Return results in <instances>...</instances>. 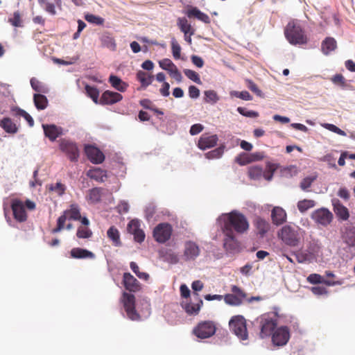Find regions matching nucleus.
Masks as SVG:
<instances>
[{"label": "nucleus", "mask_w": 355, "mask_h": 355, "mask_svg": "<svg viewBox=\"0 0 355 355\" xmlns=\"http://www.w3.org/2000/svg\"><path fill=\"white\" fill-rule=\"evenodd\" d=\"M223 232L243 234L249 229L246 217L237 211H232L223 216Z\"/></svg>", "instance_id": "f257e3e1"}, {"label": "nucleus", "mask_w": 355, "mask_h": 355, "mask_svg": "<svg viewBox=\"0 0 355 355\" xmlns=\"http://www.w3.org/2000/svg\"><path fill=\"white\" fill-rule=\"evenodd\" d=\"M260 330L259 337L265 338L272 335L277 325V314L275 312H270L262 314L254 322Z\"/></svg>", "instance_id": "f03ea898"}, {"label": "nucleus", "mask_w": 355, "mask_h": 355, "mask_svg": "<svg viewBox=\"0 0 355 355\" xmlns=\"http://www.w3.org/2000/svg\"><path fill=\"white\" fill-rule=\"evenodd\" d=\"M284 34L291 44H305L308 42L304 31L296 21H291L286 25Z\"/></svg>", "instance_id": "7ed1b4c3"}, {"label": "nucleus", "mask_w": 355, "mask_h": 355, "mask_svg": "<svg viewBox=\"0 0 355 355\" xmlns=\"http://www.w3.org/2000/svg\"><path fill=\"white\" fill-rule=\"evenodd\" d=\"M25 207L29 210H33L35 209V204L30 200H26L25 202L17 198L12 200L11 208L13 216L15 219L18 222L22 223L27 220L28 216Z\"/></svg>", "instance_id": "20e7f679"}, {"label": "nucleus", "mask_w": 355, "mask_h": 355, "mask_svg": "<svg viewBox=\"0 0 355 355\" xmlns=\"http://www.w3.org/2000/svg\"><path fill=\"white\" fill-rule=\"evenodd\" d=\"M230 330L241 340H246L248 338L247 330V322L242 315L233 316L230 322Z\"/></svg>", "instance_id": "39448f33"}, {"label": "nucleus", "mask_w": 355, "mask_h": 355, "mask_svg": "<svg viewBox=\"0 0 355 355\" xmlns=\"http://www.w3.org/2000/svg\"><path fill=\"white\" fill-rule=\"evenodd\" d=\"M278 237L287 245L291 247L297 246L300 240L299 232L297 229L291 225L284 226L278 232Z\"/></svg>", "instance_id": "423d86ee"}, {"label": "nucleus", "mask_w": 355, "mask_h": 355, "mask_svg": "<svg viewBox=\"0 0 355 355\" xmlns=\"http://www.w3.org/2000/svg\"><path fill=\"white\" fill-rule=\"evenodd\" d=\"M128 318L131 320H139L140 315L135 309V297L131 293L123 292L121 298Z\"/></svg>", "instance_id": "0eeeda50"}, {"label": "nucleus", "mask_w": 355, "mask_h": 355, "mask_svg": "<svg viewBox=\"0 0 355 355\" xmlns=\"http://www.w3.org/2000/svg\"><path fill=\"white\" fill-rule=\"evenodd\" d=\"M216 327L214 322L205 320L199 322L193 329V332L196 336L200 338H207L216 333Z\"/></svg>", "instance_id": "6e6552de"}, {"label": "nucleus", "mask_w": 355, "mask_h": 355, "mask_svg": "<svg viewBox=\"0 0 355 355\" xmlns=\"http://www.w3.org/2000/svg\"><path fill=\"white\" fill-rule=\"evenodd\" d=\"M173 229L168 223H159L153 230V237L159 243H164L170 239Z\"/></svg>", "instance_id": "1a4fd4ad"}, {"label": "nucleus", "mask_w": 355, "mask_h": 355, "mask_svg": "<svg viewBox=\"0 0 355 355\" xmlns=\"http://www.w3.org/2000/svg\"><path fill=\"white\" fill-rule=\"evenodd\" d=\"M272 342L275 346H284L288 342L291 334L290 330L286 326H282L274 331L272 334Z\"/></svg>", "instance_id": "9d476101"}, {"label": "nucleus", "mask_w": 355, "mask_h": 355, "mask_svg": "<svg viewBox=\"0 0 355 355\" xmlns=\"http://www.w3.org/2000/svg\"><path fill=\"white\" fill-rule=\"evenodd\" d=\"M60 149L64 153L71 162H77L79 157V150L74 142L66 139L60 141Z\"/></svg>", "instance_id": "9b49d317"}, {"label": "nucleus", "mask_w": 355, "mask_h": 355, "mask_svg": "<svg viewBox=\"0 0 355 355\" xmlns=\"http://www.w3.org/2000/svg\"><path fill=\"white\" fill-rule=\"evenodd\" d=\"M200 249L196 243L192 241L185 242L183 252V259L185 261L195 260L200 255Z\"/></svg>", "instance_id": "f8f14e48"}, {"label": "nucleus", "mask_w": 355, "mask_h": 355, "mask_svg": "<svg viewBox=\"0 0 355 355\" xmlns=\"http://www.w3.org/2000/svg\"><path fill=\"white\" fill-rule=\"evenodd\" d=\"M311 217L317 223L327 226L331 222L333 214L327 209L321 208L313 211Z\"/></svg>", "instance_id": "ddd939ff"}, {"label": "nucleus", "mask_w": 355, "mask_h": 355, "mask_svg": "<svg viewBox=\"0 0 355 355\" xmlns=\"http://www.w3.org/2000/svg\"><path fill=\"white\" fill-rule=\"evenodd\" d=\"M85 153L87 158L94 164H101L105 159L103 153L93 145H86Z\"/></svg>", "instance_id": "4468645a"}, {"label": "nucleus", "mask_w": 355, "mask_h": 355, "mask_svg": "<svg viewBox=\"0 0 355 355\" xmlns=\"http://www.w3.org/2000/svg\"><path fill=\"white\" fill-rule=\"evenodd\" d=\"M123 284L129 292L136 293L141 290L139 282L130 272H124L123 275Z\"/></svg>", "instance_id": "2eb2a0df"}, {"label": "nucleus", "mask_w": 355, "mask_h": 355, "mask_svg": "<svg viewBox=\"0 0 355 355\" xmlns=\"http://www.w3.org/2000/svg\"><path fill=\"white\" fill-rule=\"evenodd\" d=\"M128 232L133 234L134 239L137 243H141L144 241L145 234L140 228V223L138 220H132L128 225Z\"/></svg>", "instance_id": "dca6fc26"}, {"label": "nucleus", "mask_w": 355, "mask_h": 355, "mask_svg": "<svg viewBox=\"0 0 355 355\" xmlns=\"http://www.w3.org/2000/svg\"><path fill=\"white\" fill-rule=\"evenodd\" d=\"M218 140V138L216 135L202 134L199 138L198 147L203 150L212 148L216 145Z\"/></svg>", "instance_id": "f3484780"}, {"label": "nucleus", "mask_w": 355, "mask_h": 355, "mask_svg": "<svg viewBox=\"0 0 355 355\" xmlns=\"http://www.w3.org/2000/svg\"><path fill=\"white\" fill-rule=\"evenodd\" d=\"M123 98L121 94L115 92L107 90L104 92L99 99V104L101 105H112L119 102Z\"/></svg>", "instance_id": "a211bd4d"}, {"label": "nucleus", "mask_w": 355, "mask_h": 355, "mask_svg": "<svg viewBox=\"0 0 355 355\" xmlns=\"http://www.w3.org/2000/svg\"><path fill=\"white\" fill-rule=\"evenodd\" d=\"M225 236L223 239L224 248L230 252H233L239 248V243L236 239L234 233L223 232Z\"/></svg>", "instance_id": "6ab92c4d"}, {"label": "nucleus", "mask_w": 355, "mask_h": 355, "mask_svg": "<svg viewBox=\"0 0 355 355\" xmlns=\"http://www.w3.org/2000/svg\"><path fill=\"white\" fill-rule=\"evenodd\" d=\"M70 257L76 259H94L96 255L87 249L73 248L70 251Z\"/></svg>", "instance_id": "aec40b11"}, {"label": "nucleus", "mask_w": 355, "mask_h": 355, "mask_svg": "<svg viewBox=\"0 0 355 355\" xmlns=\"http://www.w3.org/2000/svg\"><path fill=\"white\" fill-rule=\"evenodd\" d=\"M42 128L45 136L51 141H55L58 137L62 135V128L55 125L43 124Z\"/></svg>", "instance_id": "412c9836"}, {"label": "nucleus", "mask_w": 355, "mask_h": 355, "mask_svg": "<svg viewBox=\"0 0 355 355\" xmlns=\"http://www.w3.org/2000/svg\"><path fill=\"white\" fill-rule=\"evenodd\" d=\"M271 218L274 225H280L286 221L287 215L283 208L275 207L271 211Z\"/></svg>", "instance_id": "4be33fe9"}, {"label": "nucleus", "mask_w": 355, "mask_h": 355, "mask_svg": "<svg viewBox=\"0 0 355 355\" xmlns=\"http://www.w3.org/2000/svg\"><path fill=\"white\" fill-rule=\"evenodd\" d=\"M187 15L188 17H196L198 20L205 23L209 24L211 22L210 18L206 13L201 12L196 7H192L191 9L188 10L187 12Z\"/></svg>", "instance_id": "5701e85b"}, {"label": "nucleus", "mask_w": 355, "mask_h": 355, "mask_svg": "<svg viewBox=\"0 0 355 355\" xmlns=\"http://www.w3.org/2000/svg\"><path fill=\"white\" fill-rule=\"evenodd\" d=\"M262 158V156H260L259 154H246L241 153L239 155L236 157V162L241 166L246 165L252 162L259 160Z\"/></svg>", "instance_id": "b1692460"}, {"label": "nucleus", "mask_w": 355, "mask_h": 355, "mask_svg": "<svg viewBox=\"0 0 355 355\" xmlns=\"http://www.w3.org/2000/svg\"><path fill=\"white\" fill-rule=\"evenodd\" d=\"M104 189L101 187H94L88 191L87 199L92 204H96L101 200Z\"/></svg>", "instance_id": "393cba45"}, {"label": "nucleus", "mask_w": 355, "mask_h": 355, "mask_svg": "<svg viewBox=\"0 0 355 355\" xmlns=\"http://www.w3.org/2000/svg\"><path fill=\"white\" fill-rule=\"evenodd\" d=\"M337 48V42L334 37H326L322 42L321 50L324 55H329Z\"/></svg>", "instance_id": "a878e982"}, {"label": "nucleus", "mask_w": 355, "mask_h": 355, "mask_svg": "<svg viewBox=\"0 0 355 355\" xmlns=\"http://www.w3.org/2000/svg\"><path fill=\"white\" fill-rule=\"evenodd\" d=\"M87 175L89 178L93 179L98 182H104L105 179L107 178L106 171L101 169V168H94L89 169L87 173Z\"/></svg>", "instance_id": "bb28decb"}, {"label": "nucleus", "mask_w": 355, "mask_h": 355, "mask_svg": "<svg viewBox=\"0 0 355 355\" xmlns=\"http://www.w3.org/2000/svg\"><path fill=\"white\" fill-rule=\"evenodd\" d=\"M100 41L103 47H106L111 51H115L116 49V44L114 38L109 33H104L100 37Z\"/></svg>", "instance_id": "cd10ccee"}, {"label": "nucleus", "mask_w": 355, "mask_h": 355, "mask_svg": "<svg viewBox=\"0 0 355 355\" xmlns=\"http://www.w3.org/2000/svg\"><path fill=\"white\" fill-rule=\"evenodd\" d=\"M254 225L258 231V234L261 236H263L270 227L269 223L261 217H257L255 219Z\"/></svg>", "instance_id": "c85d7f7f"}, {"label": "nucleus", "mask_w": 355, "mask_h": 355, "mask_svg": "<svg viewBox=\"0 0 355 355\" xmlns=\"http://www.w3.org/2000/svg\"><path fill=\"white\" fill-rule=\"evenodd\" d=\"M0 126L8 133L15 134L17 132L18 128L16 124L12 122L11 119L5 117L0 121Z\"/></svg>", "instance_id": "c756f323"}, {"label": "nucleus", "mask_w": 355, "mask_h": 355, "mask_svg": "<svg viewBox=\"0 0 355 355\" xmlns=\"http://www.w3.org/2000/svg\"><path fill=\"white\" fill-rule=\"evenodd\" d=\"M109 82L114 88L121 92H125L128 86V84L123 82L121 78L114 75L110 76Z\"/></svg>", "instance_id": "7c9ffc66"}, {"label": "nucleus", "mask_w": 355, "mask_h": 355, "mask_svg": "<svg viewBox=\"0 0 355 355\" xmlns=\"http://www.w3.org/2000/svg\"><path fill=\"white\" fill-rule=\"evenodd\" d=\"M177 24L180 31L184 33V35L190 33V35H193L194 34V30L186 18L179 17L177 21Z\"/></svg>", "instance_id": "2f4dec72"}, {"label": "nucleus", "mask_w": 355, "mask_h": 355, "mask_svg": "<svg viewBox=\"0 0 355 355\" xmlns=\"http://www.w3.org/2000/svg\"><path fill=\"white\" fill-rule=\"evenodd\" d=\"M343 242L349 248H355V230H347L342 235Z\"/></svg>", "instance_id": "473e14b6"}, {"label": "nucleus", "mask_w": 355, "mask_h": 355, "mask_svg": "<svg viewBox=\"0 0 355 355\" xmlns=\"http://www.w3.org/2000/svg\"><path fill=\"white\" fill-rule=\"evenodd\" d=\"M31 85L33 90L38 94H47L49 92L48 87L42 82L37 80L36 78L31 79Z\"/></svg>", "instance_id": "72a5a7b5"}, {"label": "nucleus", "mask_w": 355, "mask_h": 355, "mask_svg": "<svg viewBox=\"0 0 355 355\" xmlns=\"http://www.w3.org/2000/svg\"><path fill=\"white\" fill-rule=\"evenodd\" d=\"M107 236L115 246H120L121 245L119 232L114 226H112L108 229Z\"/></svg>", "instance_id": "f704fd0d"}, {"label": "nucleus", "mask_w": 355, "mask_h": 355, "mask_svg": "<svg viewBox=\"0 0 355 355\" xmlns=\"http://www.w3.org/2000/svg\"><path fill=\"white\" fill-rule=\"evenodd\" d=\"M334 212L343 220H347L349 217L348 209L340 203L334 205Z\"/></svg>", "instance_id": "c9c22d12"}, {"label": "nucleus", "mask_w": 355, "mask_h": 355, "mask_svg": "<svg viewBox=\"0 0 355 355\" xmlns=\"http://www.w3.org/2000/svg\"><path fill=\"white\" fill-rule=\"evenodd\" d=\"M33 101L37 110H44L48 105L46 97L41 94H35L33 96Z\"/></svg>", "instance_id": "e433bc0d"}, {"label": "nucleus", "mask_w": 355, "mask_h": 355, "mask_svg": "<svg viewBox=\"0 0 355 355\" xmlns=\"http://www.w3.org/2000/svg\"><path fill=\"white\" fill-rule=\"evenodd\" d=\"M137 78L141 83L142 87H146L151 84L153 76L143 71H139L137 73Z\"/></svg>", "instance_id": "4c0bfd02"}, {"label": "nucleus", "mask_w": 355, "mask_h": 355, "mask_svg": "<svg viewBox=\"0 0 355 355\" xmlns=\"http://www.w3.org/2000/svg\"><path fill=\"white\" fill-rule=\"evenodd\" d=\"M70 219L79 220L81 218L80 211L77 205H71L70 209L64 211Z\"/></svg>", "instance_id": "58836bf2"}, {"label": "nucleus", "mask_w": 355, "mask_h": 355, "mask_svg": "<svg viewBox=\"0 0 355 355\" xmlns=\"http://www.w3.org/2000/svg\"><path fill=\"white\" fill-rule=\"evenodd\" d=\"M85 91L87 95L90 97L96 104L99 103V91L96 87L87 85L85 86Z\"/></svg>", "instance_id": "ea45409f"}, {"label": "nucleus", "mask_w": 355, "mask_h": 355, "mask_svg": "<svg viewBox=\"0 0 355 355\" xmlns=\"http://www.w3.org/2000/svg\"><path fill=\"white\" fill-rule=\"evenodd\" d=\"M202 304L203 302L201 300L197 304L189 303L185 306V311L189 315H197L198 314Z\"/></svg>", "instance_id": "a19ab883"}, {"label": "nucleus", "mask_w": 355, "mask_h": 355, "mask_svg": "<svg viewBox=\"0 0 355 355\" xmlns=\"http://www.w3.org/2000/svg\"><path fill=\"white\" fill-rule=\"evenodd\" d=\"M92 231L88 227L85 226H79L76 232V236L79 239H89L92 237Z\"/></svg>", "instance_id": "79ce46f5"}, {"label": "nucleus", "mask_w": 355, "mask_h": 355, "mask_svg": "<svg viewBox=\"0 0 355 355\" xmlns=\"http://www.w3.org/2000/svg\"><path fill=\"white\" fill-rule=\"evenodd\" d=\"M315 206V202L312 200L304 199L300 200L297 203V209L302 213L305 212L309 209L312 208Z\"/></svg>", "instance_id": "37998d69"}, {"label": "nucleus", "mask_w": 355, "mask_h": 355, "mask_svg": "<svg viewBox=\"0 0 355 355\" xmlns=\"http://www.w3.org/2000/svg\"><path fill=\"white\" fill-rule=\"evenodd\" d=\"M224 146H220L218 148H215L214 150H212L205 154L206 158L209 159H218L220 158L223 153H224Z\"/></svg>", "instance_id": "c03bdc74"}, {"label": "nucleus", "mask_w": 355, "mask_h": 355, "mask_svg": "<svg viewBox=\"0 0 355 355\" xmlns=\"http://www.w3.org/2000/svg\"><path fill=\"white\" fill-rule=\"evenodd\" d=\"M263 175V169L258 166H251L248 169V175L251 179L258 180Z\"/></svg>", "instance_id": "a18cd8bd"}, {"label": "nucleus", "mask_w": 355, "mask_h": 355, "mask_svg": "<svg viewBox=\"0 0 355 355\" xmlns=\"http://www.w3.org/2000/svg\"><path fill=\"white\" fill-rule=\"evenodd\" d=\"M159 64L162 69L168 71L169 74L173 71V67H176V65L168 58L160 60Z\"/></svg>", "instance_id": "49530a36"}, {"label": "nucleus", "mask_w": 355, "mask_h": 355, "mask_svg": "<svg viewBox=\"0 0 355 355\" xmlns=\"http://www.w3.org/2000/svg\"><path fill=\"white\" fill-rule=\"evenodd\" d=\"M225 302L230 306H240L242 302L241 300H239L235 295L232 294H226L223 296Z\"/></svg>", "instance_id": "de8ad7c7"}, {"label": "nucleus", "mask_w": 355, "mask_h": 355, "mask_svg": "<svg viewBox=\"0 0 355 355\" xmlns=\"http://www.w3.org/2000/svg\"><path fill=\"white\" fill-rule=\"evenodd\" d=\"M8 22L15 27H21L23 26V21L21 13L19 11H15L12 17L8 19Z\"/></svg>", "instance_id": "09e8293b"}, {"label": "nucleus", "mask_w": 355, "mask_h": 355, "mask_svg": "<svg viewBox=\"0 0 355 355\" xmlns=\"http://www.w3.org/2000/svg\"><path fill=\"white\" fill-rule=\"evenodd\" d=\"M164 258V261H166V262H168L171 264H176L179 262L178 255L175 252H174L171 250L167 251L165 253Z\"/></svg>", "instance_id": "8fccbe9b"}, {"label": "nucleus", "mask_w": 355, "mask_h": 355, "mask_svg": "<svg viewBox=\"0 0 355 355\" xmlns=\"http://www.w3.org/2000/svg\"><path fill=\"white\" fill-rule=\"evenodd\" d=\"M15 111L16 112L15 114L17 116H19L24 117L26 120V121L28 122V125L31 127H33L34 125V120H33V119L25 110H24L22 109H20V108H16L15 110Z\"/></svg>", "instance_id": "3c124183"}, {"label": "nucleus", "mask_w": 355, "mask_h": 355, "mask_svg": "<svg viewBox=\"0 0 355 355\" xmlns=\"http://www.w3.org/2000/svg\"><path fill=\"white\" fill-rule=\"evenodd\" d=\"M171 49L173 58L175 60L180 59L181 55V47L175 38H173L171 40Z\"/></svg>", "instance_id": "603ef678"}, {"label": "nucleus", "mask_w": 355, "mask_h": 355, "mask_svg": "<svg viewBox=\"0 0 355 355\" xmlns=\"http://www.w3.org/2000/svg\"><path fill=\"white\" fill-rule=\"evenodd\" d=\"M205 101L211 103H216L218 100L219 97L217 93L214 90H208L205 92Z\"/></svg>", "instance_id": "864d4df0"}, {"label": "nucleus", "mask_w": 355, "mask_h": 355, "mask_svg": "<svg viewBox=\"0 0 355 355\" xmlns=\"http://www.w3.org/2000/svg\"><path fill=\"white\" fill-rule=\"evenodd\" d=\"M184 73L188 78L193 80V82H195L198 84L201 83L200 76H199L198 73L197 72H196L195 71H193L191 69H184Z\"/></svg>", "instance_id": "5fc2aeb1"}, {"label": "nucleus", "mask_w": 355, "mask_h": 355, "mask_svg": "<svg viewBox=\"0 0 355 355\" xmlns=\"http://www.w3.org/2000/svg\"><path fill=\"white\" fill-rule=\"evenodd\" d=\"M231 291L232 294L235 295L239 300H241L243 303V300L247 297L246 293L237 286L233 285L231 287Z\"/></svg>", "instance_id": "6e6d98bb"}, {"label": "nucleus", "mask_w": 355, "mask_h": 355, "mask_svg": "<svg viewBox=\"0 0 355 355\" xmlns=\"http://www.w3.org/2000/svg\"><path fill=\"white\" fill-rule=\"evenodd\" d=\"M85 19L88 22L94 24L96 25H102L104 22V19L102 17L92 15V14L86 15L85 16Z\"/></svg>", "instance_id": "4d7b16f0"}, {"label": "nucleus", "mask_w": 355, "mask_h": 355, "mask_svg": "<svg viewBox=\"0 0 355 355\" xmlns=\"http://www.w3.org/2000/svg\"><path fill=\"white\" fill-rule=\"evenodd\" d=\"M49 189L55 191L58 196H62L66 190V187L61 182H57L55 184H51Z\"/></svg>", "instance_id": "13d9d810"}, {"label": "nucleus", "mask_w": 355, "mask_h": 355, "mask_svg": "<svg viewBox=\"0 0 355 355\" xmlns=\"http://www.w3.org/2000/svg\"><path fill=\"white\" fill-rule=\"evenodd\" d=\"M237 111L239 114L244 116L257 118L259 116V113L252 110H247L245 107H239Z\"/></svg>", "instance_id": "bf43d9fd"}, {"label": "nucleus", "mask_w": 355, "mask_h": 355, "mask_svg": "<svg viewBox=\"0 0 355 355\" xmlns=\"http://www.w3.org/2000/svg\"><path fill=\"white\" fill-rule=\"evenodd\" d=\"M315 176H308L304 178L300 182V188L302 190H306L311 187L312 183L315 180Z\"/></svg>", "instance_id": "052dcab7"}, {"label": "nucleus", "mask_w": 355, "mask_h": 355, "mask_svg": "<svg viewBox=\"0 0 355 355\" xmlns=\"http://www.w3.org/2000/svg\"><path fill=\"white\" fill-rule=\"evenodd\" d=\"M55 6H57L55 3H51L48 1L41 6L50 15H56Z\"/></svg>", "instance_id": "680f3d73"}, {"label": "nucleus", "mask_w": 355, "mask_h": 355, "mask_svg": "<svg viewBox=\"0 0 355 355\" xmlns=\"http://www.w3.org/2000/svg\"><path fill=\"white\" fill-rule=\"evenodd\" d=\"M322 279L323 277L320 275L316 273L311 274L307 277V281L313 284H322Z\"/></svg>", "instance_id": "e2e57ef3"}, {"label": "nucleus", "mask_w": 355, "mask_h": 355, "mask_svg": "<svg viewBox=\"0 0 355 355\" xmlns=\"http://www.w3.org/2000/svg\"><path fill=\"white\" fill-rule=\"evenodd\" d=\"M323 127H324L327 130H329L331 132H334L338 135H340L342 136L345 135V132L343 130H342L341 129H340L339 128H338L337 126H336L334 124L325 123L323 125Z\"/></svg>", "instance_id": "0e129e2a"}, {"label": "nucleus", "mask_w": 355, "mask_h": 355, "mask_svg": "<svg viewBox=\"0 0 355 355\" xmlns=\"http://www.w3.org/2000/svg\"><path fill=\"white\" fill-rule=\"evenodd\" d=\"M247 87L257 96H261V91L258 88L257 85L252 80H247Z\"/></svg>", "instance_id": "69168bd1"}, {"label": "nucleus", "mask_w": 355, "mask_h": 355, "mask_svg": "<svg viewBox=\"0 0 355 355\" xmlns=\"http://www.w3.org/2000/svg\"><path fill=\"white\" fill-rule=\"evenodd\" d=\"M204 129V126L200 123H196L193 125H191L189 133L191 135H196L201 132Z\"/></svg>", "instance_id": "338daca9"}, {"label": "nucleus", "mask_w": 355, "mask_h": 355, "mask_svg": "<svg viewBox=\"0 0 355 355\" xmlns=\"http://www.w3.org/2000/svg\"><path fill=\"white\" fill-rule=\"evenodd\" d=\"M116 208L119 214H125L129 211V205L126 201H121Z\"/></svg>", "instance_id": "774afa93"}]
</instances>
